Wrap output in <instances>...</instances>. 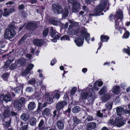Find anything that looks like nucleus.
Returning a JSON list of instances; mask_svg holds the SVG:
<instances>
[{
    "label": "nucleus",
    "instance_id": "f257e3e1",
    "mask_svg": "<svg viewBox=\"0 0 130 130\" xmlns=\"http://www.w3.org/2000/svg\"><path fill=\"white\" fill-rule=\"evenodd\" d=\"M109 3L107 0H104L101 2L100 5L97 6L94 10V14H90V16L100 15L99 14L103 10L105 12L109 9Z\"/></svg>",
    "mask_w": 130,
    "mask_h": 130
},
{
    "label": "nucleus",
    "instance_id": "f03ea898",
    "mask_svg": "<svg viewBox=\"0 0 130 130\" xmlns=\"http://www.w3.org/2000/svg\"><path fill=\"white\" fill-rule=\"evenodd\" d=\"M4 108L3 115L5 119L4 120H3V125L4 127L7 128L10 125L11 119V118L9 117L10 115L9 107L8 106H6Z\"/></svg>",
    "mask_w": 130,
    "mask_h": 130
},
{
    "label": "nucleus",
    "instance_id": "7ed1b4c3",
    "mask_svg": "<svg viewBox=\"0 0 130 130\" xmlns=\"http://www.w3.org/2000/svg\"><path fill=\"white\" fill-rule=\"evenodd\" d=\"M92 85L90 84L88 88L86 89V91L83 92L80 96V100L86 99L89 97L93 98L95 96V92L92 89Z\"/></svg>",
    "mask_w": 130,
    "mask_h": 130
},
{
    "label": "nucleus",
    "instance_id": "20e7f679",
    "mask_svg": "<svg viewBox=\"0 0 130 130\" xmlns=\"http://www.w3.org/2000/svg\"><path fill=\"white\" fill-rule=\"evenodd\" d=\"M123 13L121 9H119L117 11V13L114 15V19L115 23L116 28L118 29L120 28L121 26L120 24H122L121 19L123 18Z\"/></svg>",
    "mask_w": 130,
    "mask_h": 130
},
{
    "label": "nucleus",
    "instance_id": "39448f33",
    "mask_svg": "<svg viewBox=\"0 0 130 130\" xmlns=\"http://www.w3.org/2000/svg\"><path fill=\"white\" fill-rule=\"evenodd\" d=\"M15 34V31L14 29H7L4 32V37L6 39H9L12 38Z\"/></svg>",
    "mask_w": 130,
    "mask_h": 130
},
{
    "label": "nucleus",
    "instance_id": "423d86ee",
    "mask_svg": "<svg viewBox=\"0 0 130 130\" xmlns=\"http://www.w3.org/2000/svg\"><path fill=\"white\" fill-rule=\"evenodd\" d=\"M59 98V95L58 93H54V92L51 93H50V95L46 102L48 104H51L53 102V99H58Z\"/></svg>",
    "mask_w": 130,
    "mask_h": 130
},
{
    "label": "nucleus",
    "instance_id": "0eeeda50",
    "mask_svg": "<svg viewBox=\"0 0 130 130\" xmlns=\"http://www.w3.org/2000/svg\"><path fill=\"white\" fill-rule=\"evenodd\" d=\"M25 103V99L22 98L20 99L18 102L14 104V107L18 110H20L23 106Z\"/></svg>",
    "mask_w": 130,
    "mask_h": 130
},
{
    "label": "nucleus",
    "instance_id": "6e6552de",
    "mask_svg": "<svg viewBox=\"0 0 130 130\" xmlns=\"http://www.w3.org/2000/svg\"><path fill=\"white\" fill-rule=\"evenodd\" d=\"M52 8L54 12L56 14H60L63 11L61 6L59 4H53Z\"/></svg>",
    "mask_w": 130,
    "mask_h": 130
},
{
    "label": "nucleus",
    "instance_id": "1a4fd4ad",
    "mask_svg": "<svg viewBox=\"0 0 130 130\" xmlns=\"http://www.w3.org/2000/svg\"><path fill=\"white\" fill-rule=\"evenodd\" d=\"M67 102L65 101H60L57 104L56 108L58 111H59L63 107L67 104Z\"/></svg>",
    "mask_w": 130,
    "mask_h": 130
},
{
    "label": "nucleus",
    "instance_id": "9d476101",
    "mask_svg": "<svg viewBox=\"0 0 130 130\" xmlns=\"http://www.w3.org/2000/svg\"><path fill=\"white\" fill-rule=\"evenodd\" d=\"M115 123L118 127H120L124 124L123 118L121 117H117L115 120Z\"/></svg>",
    "mask_w": 130,
    "mask_h": 130
},
{
    "label": "nucleus",
    "instance_id": "9b49d317",
    "mask_svg": "<svg viewBox=\"0 0 130 130\" xmlns=\"http://www.w3.org/2000/svg\"><path fill=\"white\" fill-rule=\"evenodd\" d=\"M12 100V99L10 96V93L8 92L5 95H2L0 96V100L3 101L4 100L7 102H10Z\"/></svg>",
    "mask_w": 130,
    "mask_h": 130
},
{
    "label": "nucleus",
    "instance_id": "f8f14e48",
    "mask_svg": "<svg viewBox=\"0 0 130 130\" xmlns=\"http://www.w3.org/2000/svg\"><path fill=\"white\" fill-rule=\"evenodd\" d=\"M14 10L15 9L13 8L10 9L5 8L3 12H2L3 15L5 17H7L11 13L14 11Z\"/></svg>",
    "mask_w": 130,
    "mask_h": 130
},
{
    "label": "nucleus",
    "instance_id": "ddd939ff",
    "mask_svg": "<svg viewBox=\"0 0 130 130\" xmlns=\"http://www.w3.org/2000/svg\"><path fill=\"white\" fill-rule=\"evenodd\" d=\"M27 60L25 58H20L16 61V64H17L18 67L23 66L26 64L27 62Z\"/></svg>",
    "mask_w": 130,
    "mask_h": 130
},
{
    "label": "nucleus",
    "instance_id": "4468645a",
    "mask_svg": "<svg viewBox=\"0 0 130 130\" xmlns=\"http://www.w3.org/2000/svg\"><path fill=\"white\" fill-rule=\"evenodd\" d=\"M84 40V38L83 36H80L76 39L74 42L76 45L78 46H82L83 44V41Z\"/></svg>",
    "mask_w": 130,
    "mask_h": 130
},
{
    "label": "nucleus",
    "instance_id": "2eb2a0df",
    "mask_svg": "<svg viewBox=\"0 0 130 130\" xmlns=\"http://www.w3.org/2000/svg\"><path fill=\"white\" fill-rule=\"evenodd\" d=\"M80 5L77 1L74 2L73 5V11L74 12H76L78 11L80 9Z\"/></svg>",
    "mask_w": 130,
    "mask_h": 130
},
{
    "label": "nucleus",
    "instance_id": "dca6fc26",
    "mask_svg": "<svg viewBox=\"0 0 130 130\" xmlns=\"http://www.w3.org/2000/svg\"><path fill=\"white\" fill-rule=\"evenodd\" d=\"M103 82H102L98 80L96 81L94 83V85L92 88V90H98L99 88H98L99 87L102 86L103 85Z\"/></svg>",
    "mask_w": 130,
    "mask_h": 130
},
{
    "label": "nucleus",
    "instance_id": "f3484780",
    "mask_svg": "<svg viewBox=\"0 0 130 130\" xmlns=\"http://www.w3.org/2000/svg\"><path fill=\"white\" fill-rule=\"evenodd\" d=\"M38 128L39 130H46L48 129V128L45 126L44 121L43 119L40 121L38 125Z\"/></svg>",
    "mask_w": 130,
    "mask_h": 130
},
{
    "label": "nucleus",
    "instance_id": "a211bd4d",
    "mask_svg": "<svg viewBox=\"0 0 130 130\" xmlns=\"http://www.w3.org/2000/svg\"><path fill=\"white\" fill-rule=\"evenodd\" d=\"M37 27V25L35 23L29 22L27 24L26 28L27 29L33 30Z\"/></svg>",
    "mask_w": 130,
    "mask_h": 130
},
{
    "label": "nucleus",
    "instance_id": "6ab92c4d",
    "mask_svg": "<svg viewBox=\"0 0 130 130\" xmlns=\"http://www.w3.org/2000/svg\"><path fill=\"white\" fill-rule=\"evenodd\" d=\"M81 33L83 36H84L87 42L89 44V41L90 39V34L87 33V32L85 31H84L82 30L81 31Z\"/></svg>",
    "mask_w": 130,
    "mask_h": 130
},
{
    "label": "nucleus",
    "instance_id": "aec40b11",
    "mask_svg": "<svg viewBox=\"0 0 130 130\" xmlns=\"http://www.w3.org/2000/svg\"><path fill=\"white\" fill-rule=\"evenodd\" d=\"M96 124L95 122H91L88 123L87 126L88 130H91L94 129L96 126Z\"/></svg>",
    "mask_w": 130,
    "mask_h": 130
},
{
    "label": "nucleus",
    "instance_id": "412c9836",
    "mask_svg": "<svg viewBox=\"0 0 130 130\" xmlns=\"http://www.w3.org/2000/svg\"><path fill=\"white\" fill-rule=\"evenodd\" d=\"M56 126L59 129H62L64 127V123L61 120H59L57 121L56 123Z\"/></svg>",
    "mask_w": 130,
    "mask_h": 130
},
{
    "label": "nucleus",
    "instance_id": "4be33fe9",
    "mask_svg": "<svg viewBox=\"0 0 130 130\" xmlns=\"http://www.w3.org/2000/svg\"><path fill=\"white\" fill-rule=\"evenodd\" d=\"M72 120L73 123V125L74 127L81 122L80 120L78 119L75 116L73 117Z\"/></svg>",
    "mask_w": 130,
    "mask_h": 130
},
{
    "label": "nucleus",
    "instance_id": "5701e85b",
    "mask_svg": "<svg viewBox=\"0 0 130 130\" xmlns=\"http://www.w3.org/2000/svg\"><path fill=\"white\" fill-rule=\"evenodd\" d=\"M43 40L42 39H35L33 42L34 44L37 46H40L42 44Z\"/></svg>",
    "mask_w": 130,
    "mask_h": 130
},
{
    "label": "nucleus",
    "instance_id": "b1692460",
    "mask_svg": "<svg viewBox=\"0 0 130 130\" xmlns=\"http://www.w3.org/2000/svg\"><path fill=\"white\" fill-rule=\"evenodd\" d=\"M35 103L34 102H30L28 106V109L30 110H32L36 108Z\"/></svg>",
    "mask_w": 130,
    "mask_h": 130
},
{
    "label": "nucleus",
    "instance_id": "393cba45",
    "mask_svg": "<svg viewBox=\"0 0 130 130\" xmlns=\"http://www.w3.org/2000/svg\"><path fill=\"white\" fill-rule=\"evenodd\" d=\"M20 126H22L20 128V130H27L28 124L27 123L21 122Z\"/></svg>",
    "mask_w": 130,
    "mask_h": 130
},
{
    "label": "nucleus",
    "instance_id": "a878e982",
    "mask_svg": "<svg viewBox=\"0 0 130 130\" xmlns=\"http://www.w3.org/2000/svg\"><path fill=\"white\" fill-rule=\"evenodd\" d=\"M124 111V109L121 107H118L116 109V112L117 115L119 117H121L122 112Z\"/></svg>",
    "mask_w": 130,
    "mask_h": 130
},
{
    "label": "nucleus",
    "instance_id": "bb28decb",
    "mask_svg": "<svg viewBox=\"0 0 130 130\" xmlns=\"http://www.w3.org/2000/svg\"><path fill=\"white\" fill-rule=\"evenodd\" d=\"M50 114V110L48 108L45 109L42 112V114L43 116H48Z\"/></svg>",
    "mask_w": 130,
    "mask_h": 130
},
{
    "label": "nucleus",
    "instance_id": "cd10ccee",
    "mask_svg": "<svg viewBox=\"0 0 130 130\" xmlns=\"http://www.w3.org/2000/svg\"><path fill=\"white\" fill-rule=\"evenodd\" d=\"M110 98V96L109 94H105L102 98V100L104 102H106Z\"/></svg>",
    "mask_w": 130,
    "mask_h": 130
},
{
    "label": "nucleus",
    "instance_id": "c85d7f7f",
    "mask_svg": "<svg viewBox=\"0 0 130 130\" xmlns=\"http://www.w3.org/2000/svg\"><path fill=\"white\" fill-rule=\"evenodd\" d=\"M108 36L105 35H102L100 37L101 41L103 42H107L109 39Z\"/></svg>",
    "mask_w": 130,
    "mask_h": 130
},
{
    "label": "nucleus",
    "instance_id": "c756f323",
    "mask_svg": "<svg viewBox=\"0 0 130 130\" xmlns=\"http://www.w3.org/2000/svg\"><path fill=\"white\" fill-rule=\"evenodd\" d=\"M50 32L51 36L53 37H54L57 33L56 30L54 29L52 27H51Z\"/></svg>",
    "mask_w": 130,
    "mask_h": 130
},
{
    "label": "nucleus",
    "instance_id": "7c9ffc66",
    "mask_svg": "<svg viewBox=\"0 0 130 130\" xmlns=\"http://www.w3.org/2000/svg\"><path fill=\"white\" fill-rule=\"evenodd\" d=\"M28 114L25 113H23L20 116L21 119L25 121L28 120Z\"/></svg>",
    "mask_w": 130,
    "mask_h": 130
},
{
    "label": "nucleus",
    "instance_id": "2f4dec72",
    "mask_svg": "<svg viewBox=\"0 0 130 130\" xmlns=\"http://www.w3.org/2000/svg\"><path fill=\"white\" fill-rule=\"evenodd\" d=\"M112 102L111 101H109L107 102L106 104V108L108 110H111L112 109Z\"/></svg>",
    "mask_w": 130,
    "mask_h": 130
},
{
    "label": "nucleus",
    "instance_id": "473e14b6",
    "mask_svg": "<svg viewBox=\"0 0 130 130\" xmlns=\"http://www.w3.org/2000/svg\"><path fill=\"white\" fill-rule=\"evenodd\" d=\"M36 119L34 117H33L30 121V125L32 126H35L36 125Z\"/></svg>",
    "mask_w": 130,
    "mask_h": 130
},
{
    "label": "nucleus",
    "instance_id": "72a5a7b5",
    "mask_svg": "<svg viewBox=\"0 0 130 130\" xmlns=\"http://www.w3.org/2000/svg\"><path fill=\"white\" fill-rule=\"evenodd\" d=\"M58 21V20L56 18H52L50 19V22L53 25H57V22Z\"/></svg>",
    "mask_w": 130,
    "mask_h": 130
},
{
    "label": "nucleus",
    "instance_id": "f704fd0d",
    "mask_svg": "<svg viewBox=\"0 0 130 130\" xmlns=\"http://www.w3.org/2000/svg\"><path fill=\"white\" fill-rule=\"evenodd\" d=\"M120 87L117 86L113 88V92L115 94H118L119 92Z\"/></svg>",
    "mask_w": 130,
    "mask_h": 130
},
{
    "label": "nucleus",
    "instance_id": "c9c22d12",
    "mask_svg": "<svg viewBox=\"0 0 130 130\" xmlns=\"http://www.w3.org/2000/svg\"><path fill=\"white\" fill-rule=\"evenodd\" d=\"M80 108L78 106H76L73 107L72 109V112L74 113L78 112L80 110Z\"/></svg>",
    "mask_w": 130,
    "mask_h": 130
},
{
    "label": "nucleus",
    "instance_id": "e433bc0d",
    "mask_svg": "<svg viewBox=\"0 0 130 130\" xmlns=\"http://www.w3.org/2000/svg\"><path fill=\"white\" fill-rule=\"evenodd\" d=\"M17 23L14 22H13L9 25V27L11 29H15L16 28V25Z\"/></svg>",
    "mask_w": 130,
    "mask_h": 130
},
{
    "label": "nucleus",
    "instance_id": "4c0bfd02",
    "mask_svg": "<svg viewBox=\"0 0 130 130\" xmlns=\"http://www.w3.org/2000/svg\"><path fill=\"white\" fill-rule=\"evenodd\" d=\"M107 91V87L106 86H104L101 89L99 92V94L100 95L103 94L104 92H106Z\"/></svg>",
    "mask_w": 130,
    "mask_h": 130
},
{
    "label": "nucleus",
    "instance_id": "58836bf2",
    "mask_svg": "<svg viewBox=\"0 0 130 130\" xmlns=\"http://www.w3.org/2000/svg\"><path fill=\"white\" fill-rule=\"evenodd\" d=\"M69 12L68 8H65L63 12V15L66 17H67L69 14Z\"/></svg>",
    "mask_w": 130,
    "mask_h": 130
},
{
    "label": "nucleus",
    "instance_id": "ea45409f",
    "mask_svg": "<svg viewBox=\"0 0 130 130\" xmlns=\"http://www.w3.org/2000/svg\"><path fill=\"white\" fill-rule=\"evenodd\" d=\"M105 109H104L101 111H98L97 112V115L98 116L100 117H103V113H104V112L105 111Z\"/></svg>",
    "mask_w": 130,
    "mask_h": 130
},
{
    "label": "nucleus",
    "instance_id": "a19ab883",
    "mask_svg": "<svg viewBox=\"0 0 130 130\" xmlns=\"http://www.w3.org/2000/svg\"><path fill=\"white\" fill-rule=\"evenodd\" d=\"M129 33L128 31H126L124 32L122 38H123L127 39L129 37Z\"/></svg>",
    "mask_w": 130,
    "mask_h": 130
},
{
    "label": "nucleus",
    "instance_id": "79ce46f5",
    "mask_svg": "<svg viewBox=\"0 0 130 130\" xmlns=\"http://www.w3.org/2000/svg\"><path fill=\"white\" fill-rule=\"evenodd\" d=\"M9 76V74L7 73H5L3 74L2 75V77L3 78L4 80L7 81Z\"/></svg>",
    "mask_w": 130,
    "mask_h": 130
},
{
    "label": "nucleus",
    "instance_id": "37998d69",
    "mask_svg": "<svg viewBox=\"0 0 130 130\" xmlns=\"http://www.w3.org/2000/svg\"><path fill=\"white\" fill-rule=\"evenodd\" d=\"M11 62V60L10 59L8 60L5 63V65L4 66V68H8Z\"/></svg>",
    "mask_w": 130,
    "mask_h": 130
},
{
    "label": "nucleus",
    "instance_id": "c03bdc74",
    "mask_svg": "<svg viewBox=\"0 0 130 130\" xmlns=\"http://www.w3.org/2000/svg\"><path fill=\"white\" fill-rule=\"evenodd\" d=\"M42 83V81H41V83L40 84V86L41 87V88H40V91L41 92H43L45 91L46 88L45 86L43 85Z\"/></svg>",
    "mask_w": 130,
    "mask_h": 130
},
{
    "label": "nucleus",
    "instance_id": "a18cd8bd",
    "mask_svg": "<svg viewBox=\"0 0 130 130\" xmlns=\"http://www.w3.org/2000/svg\"><path fill=\"white\" fill-rule=\"evenodd\" d=\"M36 82V80L34 78H32L28 82L27 84L32 85H34Z\"/></svg>",
    "mask_w": 130,
    "mask_h": 130
},
{
    "label": "nucleus",
    "instance_id": "49530a36",
    "mask_svg": "<svg viewBox=\"0 0 130 130\" xmlns=\"http://www.w3.org/2000/svg\"><path fill=\"white\" fill-rule=\"evenodd\" d=\"M29 71L26 69V70L22 72V75L23 76H26L29 73Z\"/></svg>",
    "mask_w": 130,
    "mask_h": 130
},
{
    "label": "nucleus",
    "instance_id": "de8ad7c7",
    "mask_svg": "<svg viewBox=\"0 0 130 130\" xmlns=\"http://www.w3.org/2000/svg\"><path fill=\"white\" fill-rule=\"evenodd\" d=\"M17 66H17V64H16L15 62L14 63H13L11 65L10 67V70H14L16 69Z\"/></svg>",
    "mask_w": 130,
    "mask_h": 130
},
{
    "label": "nucleus",
    "instance_id": "09e8293b",
    "mask_svg": "<svg viewBox=\"0 0 130 130\" xmlns=\"http://www.w3.org/2000/svg\"><path fill=\"white\" fill-rule=\"evenodd\" d=\"M27 35H25L22 38L21 40L19 41V43L21 44L23 43L24 41L27 38Z\"/></svg>",
    "mask_w": 130,
    "mask_h": 130
},
{
    "label": "nucleus",
    "instance_id": "8fccbe9b",
    "mask_svg": "<svg viewBox=\"0 0 130 130\" xmlns=\"http://www.w3.org/2000/svg\"><path fill=\"white\" fill-rule=\"evenodd\" d=\"M48 29L46 28L44 29L43 32V37H46L47 36L48 32Z\"/></svg>",
    "mask_w": 130,
    "mask_h": 130
},
{
    "label": "nucleus",
    "instance_id": "3c124183",
    "mask_svg": "<svg viewBox=\"0 0 130 130\" xmlns=\"http://www.w3.org/2000/svg\"><path fill=\"white\" fill-rule=\"evenodd\" d=\"M33 88L30 87H28L25 89L26 91V92H32L33 91Z\"/></svg>",
    "mask_w": 130,
    "mask_h": 130
},
{
    "label": "nucleus",
    "instance_id": "603ef678",
    "mask_svg": "<svg viewBox=\"0 0 130 130\" xmlns=\"http://www.w3.org/2000/svg\"><path fill=\"white\" fill-rule=\"evenodd\" d=\"M34 66L33 64L31 63L29 64H28L26 69L30 71L33 68Z\"/></svg>",
    "mask_w": 130,
    "mask_h": 130
},
{
    "label": "nucleus",
    "instance_id": "864d4df0",
    "mask_svg": "<svg viewBox=\"0 0 130 130\" xmlns=\"http://www.w3.org/2000/svg\"><path fill=\"white\" fill-rule=\"evenodd\" d=\"M86 114L87 116V118L86 119V121H91L93 120V117L91 116L87 115V113H86Z\"/></svg>",
    "mask_w": 130,
    "mask_h": 130
},
{
    "label": "nucleus",
    "instance_id": "5fc2aeb1",
    "mask_svg": "<svg viewBox=\"0 0 130 130\" xmlns=\"http://www.w3.org/2000/svg\"><path fill=\"white\" fill-rule=\"evenodd\" d=\"M123 52L127 53L128 55H130V47H128V49H124Z\"/></svg>",
    "mask_w": 130,
    "mask_h": 130
},
{
    "label": "nucleus",
    "instance_id": "6e6d98bb",
    "mask_svg": "<svg viewBox=\"0 0 130 130\" xmlns=\"http://www.w3.org/2000/svg\"><path fill=\"white\" fill-rule=\"evenodd\" d=\"M70 38L67 35H64L62 36L61 38V40H69Z\"/></svg>",
    "mask_w": 130,
    "mask_h": 130
},
{
    "label": "nucleus",
    "instance_id": "4d7b16f0",
    "mask_svg": "<svg viewBox=\"0 0 130 130\" xmlns=\"http://www.w3.org/2000/svg\"><path fill=\"white\" fill-rule=\"evenodd\" d=\"M69 21L70 23L72 24L74 26H78L79 25V23L78 22H74L72 21L71 20H70Z\"/></svg>",
    "mask_w": 130,
    "mask_h": 130
},
{
    "label": "nucleus",
    "instance_id": "13d9d810",
    "mask_svg": "<svg viewBox=\"0 0 130 130\" xmlns=\"http://www.w3.org/2000/svg\"><path fill=\"white\" fill-rule=\"evenodd\" d=\"M77 90V88L76 87H73L71 91V95H73V94H74L76 92Z\"/></svg>",
    "mask_w": 130,
    "mask_h": 130
},
{
    "label": "nucleus",
    "instance_id": "bf43d9fd",
    "mask_svg": "<svg viewBox=\"0 0 130 130\" xmlns=\"http://www.w3.org/2000/svg\"><path fill=\"white\" fill-rule=\"evenodd\" d=\"M0 46H1V48H3L5 46L4 42L2 40L0 41Z\"/></svg>",
    "mask_w": 130,
    "mask_h": 130
},
{
    "label": "nucleus",
    "instance_id": "052dcab7",
    "mask_svg": "<svg viewBox=\"0 0 130 130\" xmlns=\"http://www.w3.org/2000/svg\"><path fill=\"white\" fill-rule=\"evenodd\" d=\"M126 86V85L125 83H123L121 84V88L124 89H125Z\"/></svg>",
    "mask_w": 130,
    "mask_h": 130
},
{
    "label": "nucleus",
    "instance_id": "680f3d73",
    "mask_svg": "<svg viewBox=\"0 0 130 130\" xmlns=\"http://www.w3.org/2000/svg\"><path fill=\"white\" fill-rule=\"evenodd\" d=\"M79 31L78 29H76L75 30H73L72 31V34L74 35H76L78 34L79 32Z\"/></svg>",
    "mask_w": 130,
    "mask_h": 130
},
{
    "label": "nucleus",
    "instance_id": "e2e57ef3",
    "mask_svg": "<svg viewBox=\"0 0 130 130\" xmlns=\"http://www.w3.org/2000/svg\"><path fill=\"white\" fill-rule=\"evenodd\" d=\"M42 104L41 103H39L38 104V107L37 109L38 110L41 109V108H42V107L41 106Z\"/></svg>",
    "mask_w": 130,
    "mask_h": 130
},
{
    "label": "nucleus",
    "instance_id": "0e129e2a",
    "mask_svg": "<svg viewBox=\"0 0 130 130\" xmlns=\"http://www.w3.org/2000/svg\"><path fill=\"white\" fill-rule=\"evenodd\" d=\"M28 2L31 4H33L37 2V0H28Z\"/></svg>",
    "mask_w": 130,
    "mask_h": 130
},
{
    "label": "nucleus",
    "instance_id": "69168bd1",
    "mask_svg": "<svg viewBox=\"0 0 130 130\" xmlns=\"http://www.w3.org/2000/svg\"><path fill=\"white\" fill-rule=\"evenodd\" d=\"M11 115L12 116L15 117L17 116V114L16 112L13 111H11Z\"/></svg>",
    "mask_w": 130,
    "mask_h": 130
},
{
    "label": "nucleus",
    "instance_id": "338daca9",
    "mask_svg": "<svg viewBox=\"0 0 130 130\" xmlns=\"http://www.w3.org/2000/svg\"><path fill=\"white\" fill-rule=\"evenodd\" d=\"M82 8L83 10L85 12L87 11L88 10V8L85 6H83Z\"/></svg>",
    "mask_w": 130,
    "mask_h": 130
},
{
    "label": "nucleus",
    "instance_id": "774afa93",
    "mask_svg": "<svg viewBox=\"0 0 130 130\" xmlns=\"http://www.w3.org/2000/svg\"><path fill=\"white\" fill-rule=\"evenodd\" d=\"M56 60L55 59H54L52 60L51 61V64L52 66H53L54 64L55 63H56Z\"/></svg>",
    "mask_w": 130,
    "mask_h": 130
}]
</instances>
